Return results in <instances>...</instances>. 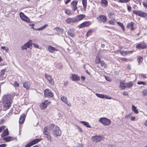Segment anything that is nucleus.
Listing matches in <instances>:
<instances>
[{
  "label": "nucleus",
  "instance_id": "nucleus-64",
  "mask_svg": "<svg viewBox=\"0 0 147 147\" xmlns=\"http://www.w3.org/2000/svg\"><path fill=\"white\" fill-rule=\"evenodd\" d=\"M105 78L106 80L108 81H110L111 80V79L108 77H105Z\"/></svg>",
  "mask_w": 147,
  "mask_h": 147
},
{
  "label": "nucleus",
  "instance_id": "nucleus-30",
  "mask_svg": "<svg viewBox=\"0 0 147 147\" xmlns=\"http://www.w3.org/2000/svg\"><path fill=\"white\" fill-rule=\"evenodd\" d=\"M82 3L84 10H86L87 7V0H82Z\"/></svg>",
  "mask_w": 147,
  "mask_h": 147
},
{
  "label": "nucleus",
  "instance_id": "nucleus-45",
  "mask_svg": "<svg viewBox=\"0 0 147 147\" xmlns=\"http://www.w3.org/2000/svg\"><path fill=\"white\" fill-rule=\"evenodd\" d=\"M13 85L15 87H18L19 86V84L17 82L15 81L14 82Z\"/></svg>",
  "mask_w": 147,
  "mask_h": 147
},
{
  "label": "nucleus",
  "instance_id": "nucleus-4",
  "mask_svg": "<svg viewBox=\"0 0 147 147\" xmlns=\"http://www.w3.org/2000/svg\"><path fill=\"white\" fill-rule=\"evenodd\" d=\"M133 13L142 18H145L147 16V13L141 10H134Z\"/></svg>",
  "mask_w": 147,
  "mask_h": 147
},
{
  "label": "nucleus",
  "instance_id": "nucleus-9",
  "mask_svg": "<svg viewBox=\"0 0 147 147\" xmlns=\"http://www.w3.org/2000/svg\"><path fill=\"white\" fill-rule=\"evenodd\" d=\"M102 139V137L100 136L95 135L91 137L92 140L94 142H99L101 141Z\"/></svg>",
  "mask_w": 147,
  "mask_h": 147
},
{
  "label": "nucleus",
  "instance_id": "nucleus-59",
  "mask_svg": "<svg viewBox=\"0 0 147 147\" xmlns=\"http://www.w3.org/2000/svg\"><path fill=\"white\" fill-rule=\"evenodd\" d=\"M109 24H110L114 25V22L111 20L109 21Z\"/></svg>",
  "mask_w": 147,
  "mask_h": 147
},
{
  "label": "nucleus",
  "instance_id": "nucleus-8",
  "mask_svg": "<svg viewBox=\"0 0 147 147\" xmlns=\"http://www.w3.org/2000/svg\"><path fill=\"white\" fill-rule=\"evenodd\" d=\"M147 47V44L146 43L142 42L139 43L136 45V48L138 49H144Z\"/></svg>",
  "mask_w": 147,
  "mask_h": 147
},
{
  "label": "nucleus",
  "instance_id": "nucleus-36",
  "mask_svg": "<svg viewBox=\"0 0 147 147\" xmlns=\"http://www.w3.org/2000/svg\"><path fill=\"white\" fill-rule=\"evenodd\" d=\"M117 23L118 25L121 28V29H122V30L123 31H124V30H125L124 28V27L123 26V24L122 23H121L120 22H117Z\"/></svg>",
  "mask_w": 147,
  "mask_h": 147
},
{
  "label": "nucleus",
  "instance_id": "nucleus-13",
  "mask_svg": "<svg viewBox=\"0 0 147 147\" xmlns=\"http://www.w3.org/2000/svg\"><path fill=\"white\" fill-rule=\"evenodd\" d=\"M78 1H73L71 3V6L72 10L75 11L78 9L77 6Z\"/></svg>",
  "mask_w": 147,
  "mask_h": 147
},
{
  "label": "nucleus",
  "instance_id": "nucleus-58",
  "mask_svg": "<svg viewBox=\"0 0 147 147\" xmlns=\"http://www.w3.org/2000/svg\"><path fill=\"white\" fill-rule=\"evenodd\" d=\"M127 9L128 11L129 12L131 11V7L130 6L127 5Z\"/></svg>",
  "mask_w": 147,
  "mask_h": 147
},
{
  "label": "nucleus",
  "instance_id": "nucleus-63",
  "mask_svg": "<svg viewBox=\"0 0 147 147\" xmlns=\"http://www.w3.org/2000/svg\"><path fill=\"white\" fill-rule=\"evenodd\" d=\"M71 1V0H66V1L65 2V4H67L70 1Z\"/></svg>",
  "mask_w": 147,
  "mask_h": 147
},
{
  "label": "nucleus",
  "instance_id": "nucleus-24",
  "mask_svg": "<svg viewBox=\"0 0 147 147\" xmlns=\"http://www.w3.org/2000/svg\"><path fill=\"white\" fill-rule=\"evenodd\" d=\"M120 84L119 87L121 89H124L125 88H127L126 83L123 82L122 81H120Z\"/></svg>",
  "mask_w": 147,
  "mask_h": 147
},
{
  "label": "nucleus",
  "instance_id": "nucleus-18",
  "mask_svg": "<svg viewBox=\"0 0 147 147\" xmlns=\"http://www.w3.org/2000/svg\"><path fill=\"white\" fill-rule=\"evenodd\" d=\"M75 30L74 29H69L67 32L68 35L72 37H74L75 36Z\"/></svg>",
  "mask_w": 147,
  "mask_h": 147
},
{
  "label": "nucleus",
  "instance_id": "nucleus-61",
  "mask_svg": "<svg viewBox=\"0 0 147 147\" xmlns=\"http://www.w3.org/2000/svg\"><path fill=\"white\" fill-rule=\"evenodd\" d=\"M5 71V70L3 69L1 70V75H3L4 74V72Z\"/></svg>",
  "mask_w": 147,
  "mask_h": 147
},
{
  "label": "nucleus",
  "instance_id": "nucleus-7",
  "mask_svg": "<svg viewBox=\"0 0 147 147\" xmlns=\"http://www.w3.org/2000/svg\"><path fill=\"white\" fill-rule=\"evenodd\" d=\"M44 93L45 97L50 98L53 96V93L49 89H46L44 91Z\"/></svg>",
  "mask_w": 147,
  "mask_h": 147
},
{
  "label": "nucleus",
  "instance_id": "nucleus-14",
  "mask_svg": "<svg viewBox=\"0 0 147 147\" xmlns=\"http://www.w3.org/2000/svg\"><path fill=\"white\" fill-rule=\"evenodd\" d=\"M31 83L29 81H26L23 84V87L26 90H28L30 88Z\"/></svg>",
  "mask_w": 147,
  "mask_h": 147
},
{
  "label": "nucleus",
  "instance_id": "nucleus-6",
  "mask_svg": "<svg viewBox=\"0 0 147 147\" xmlns=\"http://www.w3.org/2000/svg\"><path fill=\"white\" fill-rule=\"evenodd\" d=\"M32 40H30L27 43H25L24 45L21 47L22 50H27V48H30L32 47Z\"/></svg>",
  "mask_w": 147,
  "mask_h": 147
},
{
  "label": "nucleus",
  "instance_id": "nucleus-33",
  "mask_svg": "<svg viewBox=\"0 0 147 147\" xmlns=\"http://www.w3.org/2000/svg\"><path fill=\"white\" fill-rule=\"evenodd\" d=\"M101 3L103 6H106L107 5L108 3L106 0H101Z\"/></svg>",
  "mask_w": 147,
  "mask_h": 147
},
{
  "label": "nucleus",
  "instance_id": "nucleus-17",
  "mask_svg": "<svg viewBox=\"0 0 147 147\" xmlns=\"http://www.w3.org/2000/svg\"><path fill=\"white\" fill-rule=\"evenodd\" d=\"M90 24V23L88 21L84 22L80 24L78 27L79 28H82L88 26Z\"/></svg>",
  "mask_w": 147,
  "mask_h": 147
},
{
  "label": "nucleus",
  "instance_id": "nucleus-2",
  "mask_svg": "<svg viewBox=\"0 0 147 147\" xmlns=\"http://www.w3.org/2000/svg\"><path fill=\"white\" fill-rule=\"evenodd\" d=\"M49 130L51 131L53 135L55 136H57L61 134V131L59 127L55 124H51L48 127Z\"/></svg>",
  "mask_w": 147,
  "mask_h": 147
},
{
  "label": "nucleus",
  "instance_id": "nucleus-52",
  "mask_svg": "<svg viewBox=\"0 0 147 147\" xmlns=\"http://www.w3.org/2000/svg\"><path fill=\"white\" fill-rule=\"evenodd\" d=\"M139 76L143 79H145L146 78L145 75L143 74H140L139 75Z\"/></svg>",
  "mask_w": 147,
  "mask_h": 147
},
{
  "label": "nucleus",
  "instance_id": "nucleus-35",
  "mask_svg": "<svg viewBox=\"0 0 147 147\" xmlns=\"http://www.w3.org/2000/svg\"><path fill=\"white\" fill-rule=\"evenodd\" d=\"M48 129L47 127H45L44 129L43 132L44 135L47 134H49L48 131H47Z\"/></svg>",
  "mask_w": 147,
  "mask_h": 147
},
{
  "label": "nucleus",
  "instance_id": "nucleus-23",
  "mask_svg": "<svg viewBox=\"0 0 147 147\" xmlns=\"http://www.w3.org/2000/svg\"><path fill=\"white\" fill-rule=\"evenodd\" d=\"M26 117V115L24 114H22L21 115L19 119V123L20 124H22L24 122Z\"/></svg>",
  "mask_w": 147,
  "mask_h": 147
},
{
  "label": "nucleus",
  "instance_id": "nucleus-40",
  "mask_svg": "<svg viewBox=\"0 0 147 147\" xmlns=\"http://www.w3.org/2000/svg\"><path fill=\"white\" fill-rule=\"evenodd\" d=\"M92 31V30L90 29L87 32L86 35L87 37L88 36H89L90 35Z\"/></svg>",
  "mask_w": 147,
  "mask_h": 147
},
{
  "label": "nucleus",
  "instance_id": "nucleus-46",
  "mask_svg": "<svg viewBox=\"0 0 147 147\" xmlns=\"http://www.w3.org/2000/svg\"><path fill=\"white\" fill-rule=\"evenodd\" d=\"M119 60L124 61H129V60L125 58H119Z\"/></svg>",
  "mask_w": 147,
  "mask_h": 147
},
{
  "label": "nucleus",
  "instance_id": "nucleus-50",
  "mask_svg": "<svg viewBox=\"0 0 147 147\" xmlns=\"http://www.w3.org/2000/svg\"><path fill=\"white\" fill-rule=\"evenodd\" d=\"M143 95L145 96L147 95V90H144L142 92Z\"/></svg>",
  "mask_w": 147,
  "mask_h": 147
},
{
  "label": "nucleus",
  "instance_id": "nucleus-26",
  "mask_svg": "<svg viewBox=\"0 0 147 147\" xmlns=\"http://www.w3.org/2000/svg\"><path fill=\"white\" fill-rule=\"evenodd\" d=\"M48 25L47 24H45L44 26H42V27L38 28L37 29H35L33 27H31L32 28H33L35 30H42L45 29L46 27L48 26Z\"/></svg>",
  "mask_w": 147,
  "mask_h": 147
},
{
  "label": "nucleus",
  "instance_id": "nucleus-51",
  "mask_svg": "<svg viewBox=\"0 0 147 147\" xmlns=\"http://www.w3.org/2000/svg\"><path fill=\"white\" fill-rule=\"evenodd\" d=\"M138 63H140V62H141L143 60V58L141 57H138Z\"/></svg>",
  "mask_w": 147,
  "mask_h": 147
},
{
  "label": "nucleus",
  "instance_id": "nucleus-56",
  "mask_svg": "<svg viewBox=\"0 0 147 147\" xmlns=\"http://www.w3.org/2000/svg\"><path fill=\"white\" fill-rule=\"evenodd\" d=\"M74 147H83V146L82 144H79L77 146H74Z\"/></svg>",
  "mask_w": 147,
  "mask_h": 147
},
{
  "label": "nucleus",
  "instance_id": "nucleus-5",
  "mask_svg": "<svg viewBox=\"0 0 147 147\" xmlns=\"http://www.w3.org/2000/svg\"><path fill=\"white\" fill-rule=\"evenodd\" d=\"M20 16L21 19L22 20L28 23H30L32 22L30 19L28 17L26 16L23 13L20 12Z\"/></svg>",
  "mask_w": 147,
  "mask_h": 147
},
{
  "label": "nucleus",
  "instance_id": "nucleus-16",
  "mask_svg": "<svg viewBox=\"0 0 147 147\" xmlns=\"http://www.w3.org/2000/svg\"><path fill=\"white\" fill-rule=\"evenodd\" d=\"M71 79L73 81H79L80 80V77L77 75L75 74H71L70 77Z\"/></svg>",
  "mask_w": 147,
  "mask_h": 147
},
{
  "label": "nucleus",
  "instance_id": "nucleus-55",
  "mask_svg": "<svg viewBox=\"0 0 147 147\" xmlns=\"http://www.w3.org/2000/svg\"><path fill=\"white\" fill-rule=\"evenodd\" d=\"M32 145L30 142L29 143L27 144L26 145L25 147H30Z\"/></svg>",
  "mask_w": 147,
  "mask_h": 147
},
{
  "label": "nucleus",
  "instance_id": "nucleus-19",
  "mask_svg": "<svg viewBox=\"0 0 147 147\" xmlns=\"http://www.w3.org/2000/svg\"><path fill=\"white\" fill-rule=\"evenodd\" d=\"M61 99L63 102L66 103L69 107L71 106V104L70 103H67V98L65 96H62L61 98Z\"/></svg>",
  "mask_w": 147,
  "mask_h": 147
},
{
  "label": "nucleus",
  "instance_id": "nucleus-47",
  "mask_svg": "<svg viewBox=\"0 0 147 147\" xmlns=\"http://www.w3.org/2000/svg\"><path fill=\"white\" fill-rule=\"evenodd\" d=\"M134 23L133 22H131L130 24H128L127 25V27L128 28H129L130 27H133L134 25Z\"/></svg>",
  "mask_w": 147,
  "mask_h": 147
},
{
  "label": "nucleus",
  "instance_id": "nucleus-31",
  "mask_svg": "<svg viewBox=\"0 0 147 147\" xmlns=\"http://www.w3.org/2000/svg\"><path fill=\"white\" fill-rule=\"evenodd\" d=\"M132 110L134 113L136 114H138V111L136 107L134 105H132Z\"/></svg>",
  "mask_w": 147,
  "mask_h": 147
},
{
  "label": "nucleus",
  "instance_id": "nucleus-53",
  "mask_svg": "<svg viewBox=\"0 0 147 147\" xmlns=\"http://www.w3.org/2000/svg\"><path fill=\"white\" fill-rule=\"evenodd\" d=\"M104 98H106L107 99H111L112 98L111 97L109 96L108 95H105Z\"/></svg>",
  "mask_w": 147,
  "mask_h": 147
},
{
  "label": "nucleus",
  "instance_id": "nucleus-29",
  "mask_svg": "<svg viewBox=\"0 0 147 147\" xmlns=\"http://www.w3.org/2000/svg\"><path fill=\"white\" fill-rule=\"evenodd\" d=\"M3 139L7 142H9L13 140L12 137L9 136L5 137L3 138Z\"/></svg>",
  "mask_w": 147,
  "mask_h": 147
},
{
  "label": "nucleus",
  "instance_id": "nucleus-37",
  "mask_svg": "<svg viewBox=\"0 0 147 147\" xmlns=\"http://www.w3.org/2000/svg\"><path fill=\"white\" fill-rule=\"evenodd\" d=\"M108 16L109 18L111 19H114V14L113 13H110L108 15Z\"/></svg>",
  "mask_w": 147,
  "mask_h": 147
},
{
  "label": "nucleus",
  "instance_id": "nucleus-10",
  "mask_svg": "<svg viewBox=\"0 0 147 147\" xmlns=\"http://www.w3.org/2000/svg\"><path fill=\"white\" fill-rule=\"evenodd\" d=\"M45 77L47 79L49 82L52 85L55 84L54 80L52 78V77L50 75L46 74L45 75Z\"/></svg>",
  "mask_w": 147,
  "mask_h": 147
},
{
  "label": "nucleus",
  "instance_id": "nucleus-62",
  "mask_svg": "<svg viewBox=\"0 0 147 147\" xmlns=\"http://www.w3.org/2000/svg\"><path fill=\"white\" fill-rule=\"evenodd\" d=\"M136 119L135 117H131L130 118V119L131 121H134Z\"/></svg>",
  "mask_w": 147,
  "mask_h": 147
},
{
  "label": "nucleus",
  "instance_id": "nucleus-1",
  "mask_svg": "<svg viewBox=\"0 0 147 147\" xmlns=\"http://www.w3.org/2000/svg\"><path fill=\"white\" fill-rule=\"evenodd\" d=\"M12 96L9 94H6L3 96L2 101L3 103L4 111H6L11 106L12 102Z\"/></svg>",
  "mask_w": 147,
  "mask_h": 147
},
{
  "label": "nucleus",
  "instance_id": "nucleus-48",
  "mask_svg": "<svg viewBox=\"0 0 147 147\" xmlns=\"http://www.w3.org/2000/svg\"><path fill=\"white\" fill-rule=\"evenodd\" d=\"M129 0H119V2L121 3H125L128 2Z\"/></svg>",
  "mask_w": 147,
  "mask_h": 147
},
{
  "label": "nucleus",
  "instance_id": "nucleus-54",
  "mask_svg": "<svg viewBox=\"0 0 147 147\" xmlns=\"http://www.w3.org/2000/svg\"><path fill=\"white\" fill-rule=\"evenodd\" d=\"M143 4L144 7H147V0L144 2L143 3Z\"/></svg>",
  "mask_w": 147,
  "mask_h": 147
},
{
  "label": "nucleus",
  "instance_id": "nucleus-44",
  "mask_svg": "<svg viewBox=\"0 0 147 147\" xmlns=\"http://www.w3.org/2000/svg\"><path fill=\"white\" fill-rule=\"evenodd\" d=\"M48 134H47L45 135L46 136V138H47V140L49 141H51V138L50 135Z\"/></svg>",
  "mask_w": 147,
  "mask_h": 147
},
{
  "label": "nucleus",
  "instance_id": "nucleus-20",
  "mask_svg": "<svg viewBox=\"0 0 147 147\" xmlns=\"http://www.w3.org/2000/svg\"><path fill=\"white\" fill-rule=\"evenodd\" d=\"M65 22L66 23L68 24L76 23L75 17L74 18H68L66 19L65 20Z\"/></svg>",
  "mask_w": 147,
  "mask_h": 147
},
{
  "label": "nucleus",
  "instance_id": "nucleus-41",
  "mask_svg": "<svg viewBox=\"0 0 147 147\" xmlns=\"http://www.w3.org/2000/svg\"><path fill=\"white\" fill-rule=\"evenodd\" d=\"M95 61L96 63H99L101 61H100V59L98 56H96V58Z\"/></svg>",
  "mask_w": 147,
  "mask_h": 147
},
{
  "label": "nucleus",
  "instance_id": "nucleus-32",
  "mask_svg": "<svg viewBox=\"0 0 147 147\" xmlns=\"http://www.w3.org/2000/svg\"><path fill=\"white\" fill-rule=\"evenodd\" d=\"M8 131L7 129L5 130L1 134V136L4 137L8 135Z\"/></svg>",
  "mask_w": 147,
  "mask_h": 147
},
{
  "label": "nucleus",
  "instance_id": "nucleus-15",
  "mask_svg": "<svg viewBox=\"0 0 147 147\" xmlns=\"http://www.w3.org/2000/svg\"><path fill=\"white\" fill-rule=\"evenodd\" d=\"M97 19L99 21L102 22L103 23L107 21V18L104 15H100L97 18Z\"/></svg>",
  "mask_w": 147,
  "mask_h": 147
},
{
  "label": "nucleus",
  "instance_id": "nucleus-57",
  "mask_svg": "<svg viewBox=\"0 0 147 147\" xmlns=\"http://www.w3.org/2000/svg\"><path fill=\"white\" fill-rule=\"evenodd\" d=\"M33 45L34 47L35 48H38L39 46H38V45H37L36 44L34 43L33 44Z\"/></svg>",
  "mask_w": 147,
  "mask_h": 147
},
{
  "label": "nucleus",
  "instance_id": "nucleus-27",
  "mask_svg": "<svg viewBox=\"0 0 147 147\" xmlns=\"http://www.w3.org/2000/svg\"><path fill=\"white\" fill-rule=\"evenodd\" d=\"M41 140V139H36L33 140L31 141L30 142L32 145L40 142Z\"/></svg>",
  "mask_w": 147,
  "mask_h": 147
},
{
  "label": "nucleus",
  "instance_id": "nucleus-38",
  "mask_svg": "<svg viewBox=\"0 0 147 147\" xmlns=\"http://www.w3.org/2000/svg\"><path fill=\"white\" fill-rule=\"evenodd\" d=\"M100 64L101 66L102 67L104 68H106L107 66V65L106 64L105 62L103 61H102L100 63Z\"/></svg>",
  "mask_w": 147,
  "mask_h": 147
},
{
  "label": "nucleus",
  "instance_id": "nucleus-21",
  "mask_svg": "<svg viewBox=\"0 0 147 147\" xmlns=\"http://www.w3.org/2000/svg\"><path fill=\"white\" fill-rule=\"evenodd\" d=\"M133 51H120V54L123 56H125L128 54H130L132 53L133 52Z\"/></svg>",
  "mask_w": 147,
  "mask_h": 147
},
{
  "label": "nucleus",
  "instance_id": "nucleus-25",
  "mask_svg": "<svg viewBox=\"0 0 147 147\" xmlns=\"http://www.w3.org/2000/svg\"><path fill=\"white\" fill-rule=\"evenodd\" d=\"M65 13L67 15L70 16L72 15L73 14V13L68 9H64Z\"/></svg>",
  "mask_w": 147,
  "mask_h": 147
},
{
  "label": "nucleus",
  "instance_id": "nucleus-12",
  "mask_svg": "<svg viewBox=\"0 0 147 147\" xmlns=\"http://www.w3.org/2000/svg\"><path fill=\"white\" fill-rule=\"evenodd\" d=\"M85 17V16L84 14H81L76 16L75 17L76 22H78L82 20Z\"/></svg>",
  "mask_w": 147,
  "mask_h": 147
},
{
  "label": "nucleus",
  "instance_id": "nucleus-43",
  "mask_svg": "<svg viewBox=\"0 0 147 147\" xmlns=\"http://www.w3.org/2000/svg\"><path fill=\"white\" fill-rule=\"evenodd\" d=\"M132 113H130L129 114L127 115L125 118L126 119H129V117L132 115Z\"/></svg>",
  "mask_w": 147,
  "mask_h": 147
},
{
  "label": "nucleus",
  "instance_id": "nucleus-22",
  "mask_svg": "<svg viewBox=\"0 0 147 147\" xmlns=\"http://www.w3.org/2000/svg\"><path fill=\"white\" fill-rule=\"evenodd\" d=\"M48 50L49 52L51 53H52L54 52L55 51H57L58 50L50 45L48 46Z\"/></svg>",
  "mask_w": 147,
  "mask_h": 147
},
{
  "label": "nucleus",
  "instance_id": "nucleus-34",
  "mask_svg": "<svg viewBox=\"0 0 147 147\" xmlns=\"http://www.w3.org/2000/svg\"><path fill=\"white\" fill-rule=\"evenodd\" d=\"M126 84L127 88H129L133 85V83L131 82L126 83Z\"/></svg>",
  "mask_w": 147,
  "mask_h": 147
},
{
  "label": "nucleus",
  "instance_id": "nucleus-49",
  "mask_svg": "<svg viewBox=\"0 0 147 147\" xmlns=\"http://www.w3.org/2000/svg\"><path fill=\"white\" fill-rule=\"evenodd\" d=\"M137 84L138 85L143 84L144 85H145L146 83L145 82L140 81L138 82L137 83Z\"/></svg>",
  "mask_w": 147,
  "mask_h": 147
},
{
  "label": "nucleus",
  "instance_id": "nucleus-3",
  "mask_svg": "<svg viewBox=\"0 0 147 147\" xmlns=\"http://www.w3.org/2000/svg\"><path fill=\"white\" fill-rule=\"evenodd\" d=\"M99 121L105 126H108L110 124L111 121L106 117L100 118L99 120Z\"/></svg>",
  "mask_w": 147,
  "mask_h": 147
},
{
  "label": "nucleus",
  "instance_id": "nucleus-11",
  "mask_svg": "<svg viewBox=\"0 0 147 147\" xmlns=\"http://www.w3.org/2000/svg\"><path fill=\"white\" fill-rule=\"evenodd\" d=\"M51 102L48 100H46L44 102L41 103L40 105V107L42 109H43L46 108Z\"/></svg>",
  "mask_w": 147,
  "mask_h": 147
},
{
  "label": "nucleus",
  "instance_id": "nucleus-39",
  "mask_svg": "<svg viewBox=\"0 0 147 147\" xmlns=\"http://www.w3.org/2000/svg\"><path fill=\"white\" fill-rule=\"evenodd\" d=\"M96 95L98 97L102 98H104L105 95L102 94H100L98 93H96Z\"/></svg>",
  "mask_w": 147,
  "mask_h": 147
},
{
  "label": "nucleus",
  "instance_id": "nucleus-28",
  "mask_svg": "<svg viewBox=\"0 0 147 147\" xmlns=\"http://www.w3.org/2000/svg\"><path fill=\"white\" fill-rule=\"evenodd\" d=\"M80 122L87 127L90 128L91 127L90 125H89V123L88 122L84 121H80Z\"/></svg>",
  "mask_w": 147,
  "mask_h": 147
},
{
  "label": "nucleus",
  "instance_id": "nucleus-42",
  "mask_svg": "<svg viewBox=\"0 0 147 147\" xmlns=\"http://www.w3.org/2000/svg\"><path fill=\"white\" fill-rule=\"evenodd\" d=\"M1 48L2 49H3V50L5 51L6 52H8L9 49L8 48L6 47H5L3 46L1 47Z\"/></svg>",
  "mask_w": 147,
  "mask_h": 147
},
{
  "label": "nucleus",
  "instance_id": "nucleus-60",
  "mask_svg": "<svg viewBox=\"0 0 147 147\" xmlns=\"http://www.w3.org/2000/svg\"><path fill=\"white\" fill-rule=\"evenodd\" d=\"M5 128V127H4V126H2V127H0V133H1L2 130L4 129Z\"/></svg>",
  "mask_w": 147,
  "mask_h": 147
}]
</instances>
